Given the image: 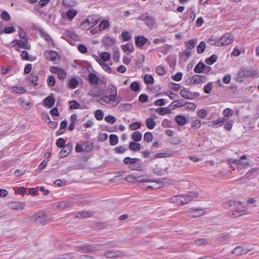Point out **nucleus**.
<instances>
[{
  "label": "nucleus",
  "instance_id": "obj_1",
  "mask_svg": "<svg viewBox=\"0 0 259 259\" xmlns=\"http://www.w3.org/2000/svg\"><path fill=\"white\" fill-rule=\"evenodd\" d=\"M107 90L110 95L102 96L98 102L110 108L116 107L120 102V98L117 97V88L113 84H110L108 86Z\"/></svg>",
  "mask_w": 259,
  "mask_h": 259
},
{
  "label": "nucleus",
  "instance_id": "obj_2",
  "mask_svg": "<svg viewBox=\"0 0 259 259\" xmlns=\"http://www.w3.org/2000/svg\"><path fill=\"white\" fill-rule=\"evenodd\" d=\"M226 208L232 207V212L231 216L237 218L248 213L247 210L239 201L230 200L224 204Z\"/></svg>",
  "mask_w": 259,
  "mask_h": 259
},
{
  "label": "nucleus",
  "instance_id": "obj_3",
  "mask_svg": "<svg viewBox=\"0 0 259 259\" xmlns=\"http://www.w3.org/2000/svg\"><path fill=\"white\" fill-rule=\"evenodd\" d=\"M256 74V71L254 69H246L242 68L237 73V76L239 78H246L249 77H254Z\"/></svg>",
  "mask_w": 259,
  "mask_h": 259
},
{
  "label": "nucleus",
  "instance_id": "obj_4",
  "mask_svg": "<svg viewBox=\"0 0 259 259\" xmlns=\"http://www.w3.org/2000/svg\"><path fill=\"white\" fill-rule=\"evenodd\" d=\"M50 70L51 72L57 74L58 78L61 80H64L67 77L66 71L61 67L51 66Z\"/></svg>",
  "mask_w": 259,
  "mask_h": 259
},
{
  "label": "nucleus",
  "instance_id": "obj_5",
  "mask_svg": "<svg viewBox=\"0 0 259 259\" xmlns=\"http://www.w3.org/2000/svg\"><path fill=\"white\" fill-rule=\"evenodd\" d=\"M198 193L196 192H189L185 195H180L181 205L189 203L194 199L197 198Z\"/></svg>",
  "mask_w": 259,
  "mask_h": 259
},
{
  "label": "nucleus",
  "instance_id": "obj_6",
  "mask_svg": "<svg viewBox=\"0 0 259 259\" xmlns=\"http://www.w3.org/2000/svg\"><path fill=\"white\" fill-rule=\"evenodd\" d=\"M44 56L48 60L56 63L60 60V57L57 52L51 50H48L45 52Z\"/></svg>",
  "mask_w": 259,
  "mask_h": 259
},
{
  "label": "nucleus",
  "instance_id": "obj_7",
  "mask_svg": "<svg viewBox=\"0 0 259 259\" xmlns=\"http://www.w3.org/2000/svg\"><path fill=\"white\" fill-rule=\"evenodd\" d=\"M234 40V36L229 33H226L220 38V47L228 46L231 44Z\"/></svg>",
  "mask_w": 259,
  "mask_h": 259
},
{
  "label": "nucleus",
  "instance_id": "obj_8",
  "mask_svg": "<svg viewBox=\"0 0 259 259\" xmlns=\"http://www.w3.org/2000/svg\"><path fill=\"white\" fill-rule=\"evenodd\" d=\"M125 180L130 183H136L137 182L140 183H145V182L150 181L149 178H142L141 176L138 177H135L133 174H129L125 177Z\"/></svg>",
  "mask_w": 259,
  "mask_h": 259
},
{
  "label": "nucleus",
  "instance_id": "obj_9",
  "mask_svg": "<svg viewBox=\"0 0 259 259\" xmlns=\"http://www.w3.org/2000/svg\"><path fill=\"white\" fill-rule=\"evenodd\" d=\"M204 208H192L187 211L188 215L190 217L195 218L202 216L205 213Z\"/></svg>",
  "mask_w": 259,
  "mask_h": 259
},
{
  "label": "nucleus",
  "instance_id": "obj_10",
  "mask_svg": "<svg viewBox=\"0 0 259 259\" xmlns=\"http://www.w3.org/2000/svg\"><path fill=\"white\" fill-rule=\"evenodd\" d=\"M38 32L40 36L45 39L50 46L54 47L55 43L50 35L42 29H38Z\"/></svg>",
  "mask_w": 259,
  "mask_h": 259
},
{
  "label": "nucleus",
  "instance_id": "obj_11",
  "mask_svg": "<svg viewBox=\"0 0 259 259\" xmlns=\"http://www.w3.org/2000/svg\"><path fill=\"white\" fill-rule=\"evenodd\" d=\"M32 219L39 224L42 225H46L48 223V220L46 215L42 212H39L32 217Z\"/></svg>",
  "mask_w": 259,
  "mask_h": 259
},
{
  "label": "nucleus",
  "instance_id": "obj_12",
  "mask_svg": "<svg viewBox=\"0 0 259 259\" xmlns=\"http://www.w3.org/2000/svg\"><path fill=\"white\" fill-rule=\"evenodd\" d=\"M149 179L150 181L147 182L151 183V184L147 186V189L156 190L162 188L164 186L163 182L161 181H157L154 179Z\"/></svg>",
  "mask_w": 259,
  "mask_h": 259
},
{
  "label": "nucleus",
  "instance_id": "obj_13",
  "mask_svg": "<svg viewBox=\"0 0 259 259\" xmlns=\"http://www.w3.org/2000/svg\"><path fill=\"white\" fill-rule=\"evenodd\" d=\"M207 80L206 76L202 75H194L190 81L191 83L197 84L205 82Z\"/></svg>",
  "mask_w": 259,
  "mask_h": 259
},
{
  "label": "nucleus",
  "instance_id": "obj_14",
  "mask_svg": "<svg viewBox=\"0 0 259 259\" xmlns=\"http://www.w3.org/2000/svg\"><path fill=\"white\" fill-rule=\"evenodd\" d=\"M13 42H15L16 44L13 45V47H15L16 45L19 48L26 49L30 50L31 46L28 43V41L27 39H24L23 40H14Z\"/></svg>",
  "mask_w": 259,
  "mask_h": 259
},
{
  "label": "nucleus",
  "instance_id": "obj_15",
  "mask_svg": "<svg viewBox=\"0 0 259 259\" xmlns=\"http://www.w3.org/2000/svg\"><path fill=\"white\" fill-rule=\"evenodd\" d=\"M226 119L224 118H220L215 120L209 121L207 123V125L211 127H218L222 126Z\"/></svg>",
  "mask_w": 259,
  "mask_h": 259
},
{
  "label": "nucleus",
  "instance_id": "obj_16",
  "mask_svg": "<svg viewBox=\"0 0 259 259\" xmlns=\"http://www.w3.org/2000/svg\"><path fill=\"white\" fill-rule=\"evenodd\" d=\"M135 45L138 47H143L147 41L148 39L143 35H139L136 36Z\"/></svg>",
  "mask_w": 259,
  "mask_h": 259
},
{
  "label": "nucleus",
  "instance_id": "obj_17",
  "mask_svg": "<svg viewBox=\"0 0 259 259\" xmlns=\"http://www.w3.org/2000/svg\"><path fill=\"white\" fill-rule=\"evenodd\" d=\"M181 96L186 99H193L194 98V94L189 89H183L180 91Z\"/></svg>",
  "mask_w": 259,
  "mask_h": 259
},
{
  "label": "nucleus",
  "instance_id": "obj_18",
  "mask_svg": "<svg viewBox=\"0 0 259 259\" xmlns=\"http://www.w3.org/2000/svg\"><path fill=\"white\" fill-rule=\"evenodd\" d=\"M72 146L69 144H67L63 147V149L59 153V156L61 158H64L67 156L71 151Z\"/></svg>",
  "mask_w": 259,
  "mask_h": 259
},
{
  "label": "nucleus",
  "instance_id": "obj_19",
  "mask_svg": "<svg viewBox=\"0 0 259 259\" xmlns=\"http://www.w3.org/2000/svg\"><path fill=\"white\" fill-rule=\"evenodd\" d=\"M249 251V249L244 248L241 246H238L236 247L232 251V252L237 255H240L242 254H245L247 253Z\"/></svg>",
  "mask_w": 259,
  "mask_h": 259
},
{
  "label": "nucleus",
  "instance_id": "obj_20",
  "mask_svg": "<svg viewBox=\"0 0 259 259\" xmlns=\"http://www.w3.org/2000/svg\"><path fill=\"white\" fill-rule=\"evenodd\" d=\"M121 48L123 52L127 55H130L131 53L134 52L135 50L133 45L130 43L123 45L121 46Z\"/></svg>",
  "mask_w": 259,
  "mask_h": 259
},
{
  "label": "nucleus",
  "instance_id": "obj_21",
  "mask_svg": "<svg viewBox=\"0 0 259 259\" xmlns=\"http://www.w3.org/2000/svg\"><path fill=\"white\" fill-rule=\"evenodd\" d=\"M55 99L53 95H51L44 100V103L46 106L52 107L54 105Z\"/></svg>",
  "mask_w": 259,
  "mask_h": 259
},
{
  "label": "nucleus",
  "instance_id": "obj_22",
  "mask_svg": "<svg viewBox=\"0 0 259 259\" xmlns=\"http://www.w3.org/2000/svg\"><path fill=\"white\" fill-rule=\"evenodd\" d=\"M24 205L21 202H13L9 204V207L12 209L17 210H22L24 208Z\"/></svg>",
  "mask_w": 259,
  "mask_h": 259
},
{
  "label": "nucleus",
  "instance_id": "obj_23",
  "mask_svg": "<svg viewBox=\"0 0 259 259\" xmlns=\"http://www.w3.org/2000/svg\"><path fill=\"white\" fill-rule=\"evenodd\" d=\"M88 81L91 84H97L99 81V78L94 73H90L88 75Z\"/></svg>",
  "mask_w": 259,
  "mask_h": 259
},
{
  "label": "nucleus",
  "instance_id": "obj_24",
  "mask_svg": "<svg viewBox=\"0 0 259 259\" xmlns=\"http://www.w3.org/2000/svg\"><path fill=\"white\" fill-rule=\"evenodd\" d=\"M105 256L108 258L117 257L121 256V253L118 250H108L105 253Z\"/></svg>",
  "mask_w": 259,
  "mask_h": 259
},
{
  "label": "nucleus",
  "instance_id": "obj_25",
  "mask_svg": "<svg viewBox=\"0 0 259 259\" xmlns=\"http://www.w3.org/2000/svg\"><path fill=\"white\" fill-rule=\"evenodd\" d=\"M128 167L132 170L142 171L143 170V164L141 162V160L136 161V163L130 165Z\"/></svg>",
  "mask_w": 259,
  "mask_h": 259
},
{
  "label": "nucleus",
  "instance_id": "obj_26",
  "mask_svg": "<svg viewBox=\"0 0 259 259\" xmlns=\"http://www.w3.org/2000/svg\"><path fill=\"white\" fill-rule=\"evenodd\" d=\"M83 147V152L89 153L91 152L94 148V143L89 141H85L82 143Z\"/></svg>",
  "mask_w": 259,
  "mask_h": 259
},
{
  "label": "nucleus",
  "instance_id": "obj_27",
  "mask_svg": "<svg viewBox=\"0 0 259 259\" xmlns=\"http://www.w3.org/2000/svg\"><path fill=\"white\" fill-rule=\"evenodd\" d=\"M92 216V213L89 211H81L76 214V218L80 219L90 218Z\"/></svg>",
  "mask_w": 259,
  "mask_h": 259
},
{
  "label": "nucleus",
  "instance_id": "obj_28",
  "mask_svg": "<svg viewBox=\"0 0 259 259\" xmlns=\"http://www.w3.org/2000/svg\"><path fill=\"white\" fill-rule=\"evenodd\" d=\"M77 14V11L76 10L74 9H70L66 12V16L67 19L70 21H72Z\"/></svg>",
  "mask_w": 259,
  "mask_h": 259
},
{
  "label": "nucleus",
  "instance_id": "obj_29",
  "mask_svg": "<svg viewBox=\"0 0 259 259\" xmlns=\"http://www.w3.org/2000/svg\"><path fill=\"white\" fill-rule=\"evenodd\" d=\"M234 163L236 164L238 168H246L250 165L248 161L245 162H243L241 159H237L234 161Z\"/></svg>",
  "mask_w": 259,
  "mask_h": 259
},
{
  "label": "nucleus",
  "instance_id": "obj_30",
  "mask_svg": "<svg viewBox=\"0 0 259 259\" xmlns=\"http://www.w3.org/2000/svg\"><path fill=\"white\" fill-rule=\"evenodd\" d=\"M156 113L160 115H164L171 113V110L167 107H159L156 109Z\"/></svg>",
  "mask_w": 259,
  "mask_h": 259
},
{
  "label": "nucleus",
  "instance_id": "obj_31",
  "mask_svg": "<svg viewBox=\"0 0 259 259\" xmlns=\"http://www.w3.org/2000/svg\"><path fill=\"white\" fill-rule=\"evenodd\" d=\"M89 95L93 97H99L102 95V91L93 88L89 91Z\"/></svg>",
  "mask_w": 259,
  "mask_h": 259
},
{
  "label": "nucleus",
  "instance_id": "obj_32",
  "mask_svg": "<svg viewBox=\"0 0 259 259\" xmlns=\"http://www.w3.org/2000/svg\"><path fill=\"white\" fill-rule=\"evenodd\" d=\"M206 66L202 62H199L195 67L194 71L195 73H201L203 72Z\"/></svg>",
  "mask_w": 259,
  "mask_h": 259
},
{
  "label": "nucleus",
  "instance_id": "obj_33",
  "mask_svg": "<svg viewBox=\"0 0 259 259\" xmlns=\"http://www.w3.org/2000/svg\"><path fill=\"white\" fill-rule=\"evenodd\" d=\"M144 82L146 84H152L154 82L153 76L149 74H145L143 77Z\"/></svg>",
  "mask_w": 259,
  "mask_h": 259
},
{
  "label": "nucleus",
  "instance_id": "obj_34",
  "mask_svg": "<svg viewBox=\"0 0 259 259\" xmlns=\"http://www.w3.org/2000/svg\"><path fill=\"white\" fill-rule=\"evenodd\" d=\"M207 42L211 46L220 47V38H216L214 36H211L208 38Z\"/></svg>",
  "mask_w": 259,
  "mask_h": 259
},
{
  "label": "nucleus",
  "instance_id": "obj_35",
  "mask_svg": "<svg viewBox=\"0 0 259 259\" xmlns=\"http://www.w3.org/2000/svg\"><path fill=\"white\" fill-rule=\"evenodd\" d=\"M147 127L153 130L156 126V122L153 118H148L145 122Z\"/></svg>",
  "mask_w": 259,
  "mask_h": 259
},
{
  "label": "nucleus",
  "instance_id": "obj_36",
  "mask_svg": "<svg viewBox=\"0 0 259 259\" xmlns=\"http://www.w3.org/2000/svg\"><path fill=\"white\" fill-rule=\"evenodd\" d=\"M11 91L14 93L19 94L25 93L26 92L24 87L17 86L13 87L11 89Z\"/></svg>",
  "mask_w": 259,
  "mask_h": 259
},
{
  "label": "nucleus",
  "instance_id": "obj_37",
  "mask_svg": "<svg viewBox=\"0 0 259 259\" xmlns=\"http://www.w3.org/2000/svg\"><path fill=\"white\" fill-rule=\"evenodd\" d=\"M16 31V28L13 26H5L3 30L1 31L0 34H10Z\"/></svg>",
  "mask_w": 259,
  "mask_h": 259
},
{
  "label": "nucleus",
  "instance_id": "obj_38",
  "mask_svg": "<svg viewBox=\"0 0 259 259\" xmlns=\"http://www.w3.org/2000/svg\"><path fill=\"white\" fill-rule=\"evenodd\" d=\"M78 85V81L75 77H72L69 81L68 87L71 89H75Z\"/></svg>",
  "mask_w": 259,
  "mask_h": 259
},
{
  "label": "nucleus",
  "instance_id": "obj_39",
  "mask_svg": "<svg viewBox=\"0 0 259 259\" xmlns=\"http://www.w3.org/2000/svg\"><path fill=\"white\" fill-rule=\"evenodd\" d=\"M109 27V22L107 20L102 21L98 25V28L100 31H103L108 29Z\"/></svg>",
  "mask_w": 259,
  "mask_h": 259
},
{
  "label": "nucleus",
  "instance_id": "obj_40",
  "mask_svg": "<svg viewBox=\"0 0 259 259\" xmlns=\"http://www.w3.org/2000/svg\"><path fill=\"white\" fill-rule=\"evenodd\" d=\"M177 123L181 126L184 125L186 123V117L182 115H179L175 118Z\"/></svg>",
  "mask_w": 259,
  "mask_h": 259
},
{
  "label": "nucleus",
  "instance_id": "obj_41",
  "mask_svg": "<svg viewBox=\"0 0 259 259\" xmlns=\"http://www.w3.org/2000/svg\"><path fill=\"white\" fill-rule=\"evenodd\" d=\"M20 57L22 60L32 61L35 60V57H34V58H30L28 53L26 51H22L21 52Z\"/></svg>",
  "mask_w": 259,
  "mask_h": 259
},
{
  "label": "nucleus",
  "instance_id": "obj_42",
  "mask_svg": "<svg viewBox=\"0 0 259 259\" xmlns=\"http://www.w3.org/2000/svg\"><path fill=\"white\" fill-rule=\"evenodd\" d=\"M72 205L71 202L69 201H63L59 202L57 204V207L60 209H65L68 208Z\"/></svg>",
  "mask_w": 259,
  "mask_h": 259
},
{
  "label": "nucleus",
  "instance_id": "obj_43",
  "mask_svg": "<svg viewBox=\"0 0 259 259\" xmlns=\"http://www.w3.org/2000/svg\"><path fill=\"white\" fill-rule=\"evenodd\" d=\"M145 21L146 24L150 28H152L155 24V19L151 16L145 17Z\"/></svg>",
  "mask_w": 259,
  "mask_h": 259
},
{
  "label": "nucleus",
  "instance_id": "obj_44",
  "mask_svg": "<svg viewBox=\"0 0 259 259\" xmlns=\"http://www.w3.org/2000/svg\"><path fill=\"white\" fill-rule=\"evenodd\" d=\"M140 161V159L138 158H131L130 157H126L123 159V162L125 164L130 165L136 163V161Z\"/></svg>",
  "mask_w": 259,
  "mask_h": 259
},
{
  "label": "nucleus",
  "instance_id": "obj_45",
  "mask_svg": "<svg viewBox=\"0 0 259 259\" xmlns=\"http://www.w3.org/2000/svg\"><path fill=\"white\" fill-rule=\"evenodd\" d=\"M196 43L197 41L195 39H192L189 41L185 42L186 49L190 50L193 49L195 47Z\"/></svg>",
  "mask_w": 259,
  "mask_h": 259
},
{
  "label": "nucleus",
  "instance_id": "obj_46",
  "mask_svg": "<svg viewBox=\"0 0 259 259\" xmlns=\"http://www.w3.org/2000/svg\"><path fill=\"white\" fill-rule=\"evenodd\" d=\"M109 142L111 146L116 145L118 142V136L114 134H111L109 136Z\"/></svg>",
  "mask_w": 259,
  "mask_h": 259
},
{
  "label": "nucleus",
  "instance_id": "obj_47",
  "mask_svg": "<svg viewBox=\"0 0 259 259\" xmlns=\"http://www.w3.org/2000/svg\"><path fill=\"white\" fill-rule=\"evenodd\" d=\"M141 148V145L139 143H135L134 142H131L129 145V148L134 151H138L140 150Z\"/></svg>",
  "mask_w": 259,
  "mask_h": 259
},
{
  "label": "nucleus",
  "instance_id": "obj_48",
  "mask_svg": "<svg viewBox=\"0 0 259 259\" xmlns=\"http://www.w3.org/2000/svg\"><path fill=\"white\" fill-rule=\"evenodd\" d=\"M119 109L122 112L128 111L132 109V105L129 103L121 104L119 106Z\"/></svg>",
  "mask_w": 259,
  "mask_h": 259
},
{
  "label": "nucleus",
  "instance_id": "obj_49",
  "mask_svg": "<svg viewBox=\"0 0 259 259\" xmlns=\"http://www.w3.org/2000/svg\"><path fill=\"white\" fill-rule=\"evenodd\" d=\"M103 43L106 46H110L114 45L115 41L109 36L105 37L102 41Z\"/></svg>",
  "mask_w": 259,
  "mask_h": 259
},
{
  "label": "nucleus",
  "instance_id": "obj_50",
  "mask_svg": "<svg viewBox=\"0 0 259 259\" xmlns=\"http://www.w3.org/2000/svg\"><path fill=\"white\" fill-rule=\"evenodd\" d=\"M142 134L138 131L135 132L132 134V139L135 142L140 141L142 139Z\"/></svg>",
  "mask_w": 259,
  "mask_h": 259
},
{
  "label": "nucleus",
  "instance_id": "obj_51",
  "mask_svg": "<svg viewBox=\"0 0 259 259\" xmlns=\"http://www.w3.org/2000/svg\"><path fill=\"white\" fill-rule=\"evenodd\" d=\"M217 59L218 56L216 55H212L205 60V62L208 65H212L217 61Z\"/></svg>",
  "mask_w": 259,
  "mask_h": 259
},
{
  "label": "nucleus",
  "instance_id": "obj_52",
  "mask_svg": "<svg viewBox=\"0 0 259 259\" xmlns=\"http://www.w3.org/2000/svg\"><path fill=\"white\" fill-rule=\"evenodd\" d=\"M95 117L98 120H101L103 119L104 113L102 110L97 109L95 112Z\"/></svg>",
  "mask_w": 259,
  "mask_h": 259
},
{
  "label": "nucleus",
  "instance_id": "obj_53",
  "mask_svg": "<svg viewBox=\"0 0 259 259\" xmlns=\"http://www.w3.org/2000/svg\"><path fill=\"white\" fill-rule=\"evenodd\" d=\"M140 86L138 81H134L130 84V89L132 91L138 92L140 90Z\"/></svg>",
  "mask_w": 259,
  "mask_h": 259
},
{
  "label": "nucleus",
  "instance_id": "obj_54",
  "mask_svg": "<svg viewBox=\"0 0 259 259\" xmlns=\"http://www.w3.org/2000/svg\"><path fill=\"white\" fill-rule=\"evenodd\" d=\"M170 202L176 205H181L180 195L174 196L170 198Z\"/></svg>",
  "mask_w": 259,
  "mask_h": 259
},
{
  "label": "nucleus",
  "instance_id": "obj_55",
  "mask_svg": "<svg viewBox=\"0 0 259 259\" xmlns=\"http://www.w3.org/2000/svg\"><path fill=\"white\" fill-rule=\"evenodd\" d=\"M156 72L159 75H164L166 73V69L161 65H159L156 68Z\"/></svg>",
  "mask_w": 259,
  "mask_h": 259
},
{
  "label": "nucleus",
  "instance_id": "obj_56",
  "mask_svg": "<svg viewBox=\"0 0 259 259\" xmlns=\"http://www.w3.org/2000/svg\"><path fill=\"white\" fill-rule=\"evenodd\" d=\"M205 48H206L205 43L203 41H201L197 48V53L198 54H202V53L204 52Z\"/></svg>",
  "mask_w": 259,
  "mask_h": 259
},
{
  "label": "nucleus",
  "instance_id": "obj_57",
  "mask_svg": "<svg viewBox=\"0 0 259 259\" xmlns=\"http://www.w3.org/2000/svg\"><path fill=\"white\" fill-rule=\"evenodd\" d=\"M63 5L66 7H72L76 4L74 0H63Z\"/></svg>",
  "mask_w": 259,
  "mask_h": 259
},
{
  "label": "nucleus",
  "instance_id": "obj_58",
  "mask_svg": "<svg viewBox=\"0 0 259 259\" xmlns=\"http://www.w3.org/2000/svg\"><path fill=\"white\" fill-rule=\"evenodd\" d=\"M47 82L49 87H52L56 83L55 77L52 75H49L47 78Z\"/></svg>",
  "mask_w": 259,
  "mask_h": 259
},
{
  "label": "nucleus",
  "instance_id": "obj_59",
  "mask_svg": "<svg viewBox=\"0 0 259 259\" xmlns=\"http://www.w3.org/2000/svg\"><path fill=\"white\" fill-rule=\"evenodd\" d=\"M208 239L205 238L197 239L194 241V244L197 245H202L207 244Z\"/></svg>",
  "mask_w": 259,
  "mask_h": 259
},
{
  "label": "nucleus",
  "instance_id": "obj_60",
  "mask_svg": "<svg viewBox=\"0 0 259 259\" xmlns=\"http://www.w3.org/2000/svg\"><path fill=\"white\" fill-rule=\"evenodd\" d=\"M201 125V122L199 119H195L192 121L191 127L195 129H198Z\"/></svg>",
  "mask_w": 259,
  "mask_h": 259
},
{
  "label": "nucleus",
  "instance_id": "obj_61",
  "mask_svg": "<svg viewBox=\"0 0 259 259\" xmlns=\"http://www.w3.org/2000/svg\"><path fill=\"white\" fill-rule=\"evenodd\" d=\"M153 140V135L150 132H146L144 135V140L147 143L151 142Z\"/></svg>",
  "mask_w": 259,
  "mask_h": 259
},
{
  "label": "nucleus",
  "instance_id": "obj_62",
  "mask_svg": "<svg viewBox=\"0 0 259 259\" xmlns=\"http://www.w3.org/2000/svg\"><path fill=\"white\" fill-rule=\"evenodd\" d=\"M29 80L34 85H37V82L38 80V78L37 75H34L33 74H31L29 76Z\"/></svg>",
  "mask_w": 259,
  "mask_h": 259
},
{
  "label": "nucleus",
  "instance_id": "obj_63",
  "mask_svg": "<svg viewBox=\"0 0 259 259\" xmlns=\"http://www.w3.org/2000/svg\"><path fill=\"white\" fill-rule=\"evenodd\" d=\"M1 17L2 20L6 21H8L11 19L10 14L6 11H4L2 12L1 15Z\"/></svg>",
  "mask_w": 259,
  "mask_h": 259
},
{
  "label": "nucleus",
  "instance_id": "obj_64",
  "mask_svg": "<svg viewBox=\"0 0 259 259\" xmlns=\"http://www.w3.org/2000/svg\"><path fill=\"white\" fill-rule=\"evenodd\" d=\"M208 114V112L204 109H201L197 112V115L201 118H205Z\"/></svg>",
  "mask_w": 259,
  "mask_h": 259
}]
</instances>
